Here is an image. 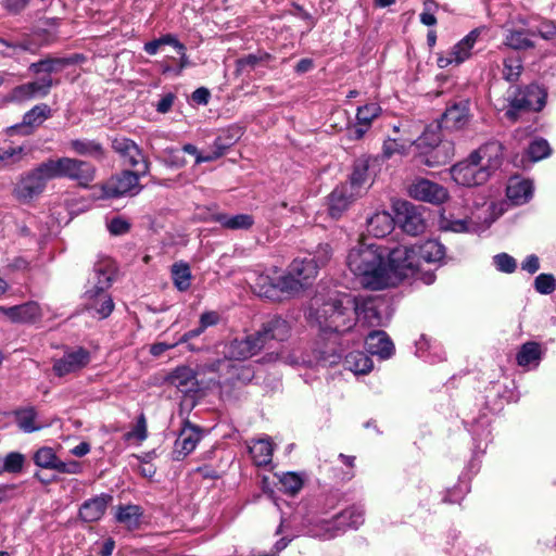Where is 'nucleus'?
<instances>
[{
    "mask_svg": "<svg viewBox=\"0 0 556 556\" xmlns=\"http://www.w3.org/2000/svg\"><path fill=\"white\" fill-rule=\"evenodd\" d=\"M417 157L420 163L437 167L448 163L454 156V146L450 141H441L439 131L426 129L416 139Z\"/></svg>",
    "mask_w": 556,
    "mask_h": 556,
    "instance_id": "nucleus-6",
    "label": "nucleus"
},
{
    "mask_svg": "<svg viewBox=\"0 0 556 556\" xmlns=\"http://www.w3.org/2000/svg\"><path fill=\"white\" fill-rule=\"evenodd\" d=\"M214 220L219 223L222 227L230 230H245L254 224V218L250 214H218L214 217Z\"/></svg>",
    "mask_w": 556,
    "mask_h": 556,
    "instance_id": "nucleus-38",
    "label": "nucleus"
},
{
    "mask_svg": "<svg viewBox=\"0 0 556 556\" xmlns=\"http://www.w3.org/2000/svg\"><path fill=\"white\" fill-rule=\"evenodd\" d=\"M0 313L10 321L18 324L35 323L42 317L41 307L33 301L10 307L0 305Z\"/></svg>",
    "mask_w": 556,
    "mask_h": 556,
    "instance_id": "nucleus-21",
    "label": "nucleus"
},
{
    "mask_svg": "<svg viewBox=\"0 0 556 556\" xmlns=\"http://www.w3.org/2000/svg\"><path fill=\"white\" fill-rule=\"evenodd\" d=\"M484 31L483 27L472 29L462 40H459L453 48L445 54L438 58L437 63L440 68H445L452 64L459 65L468 60L472 54V49Z\"/></svg>",
    "mask_w": 556,
    "mask_h": 556,
    "instance_id": "nucleus-13",
    "label": "nucleus"
},
{
    "mask_svg": "<svg viewBox=\"0 0 556 556\" xmlns=\"http://www.w3.org/2000/svg\"><path fill=\"white\" fill-rule=\"evenodd\" d=\"M34 462L37 466L48 469H54L59 462L54 451L51 447H41L34 455Z\"/></svg>",
    "mask_w": 556,
    "mask_h": 556,
    "instance_id": "nucleus-51",
    "label": "nucleus"
},
{
    "mask_svg": "<svg viewBox=\"0 0 556 556\" xmlns=\"http://www.w3.org/2000/svg\"><path fill=\"white\" fill-rule=\"evenodd\" d=\"M507 198L514 204H523L528 202L533 194V186L530 180L519 179L514 177L509 179L507 189H506Z\"/></svg>",
    "mask_w": 556,
    "mask_h": 556,
    "instance_id": "nucleus-33",
    "label": "nucleus"
},
{
    "mask_svg": "<svg viewBox=\"0 0 556 556\" xmlns=\"http://www.w3.org/2000/svg\"><path fill=\"white\" fill-rule=\"evenodd\" d=\"M290 332V326L287 320L281 317H274L263 325L262 330L257 331V337H261L263 346L269 339L282 341Z\"/></svg>",
    "mask_w": 556,
    "mask_h": 556,
    "instance_id": "nucleus-30",
    "label": "nucleus"
},
{
    "mask_svg": "<svg viewBox=\"0 0 556 556\" xmlns=\"http://www.w3.org/2000/svg\"><path fill=\"white\" fill-rule=\"evenodd\" d=\"M45 43L42 42H37L35 37H33L31 39H26V40H23L22 42H20L18 45L16 46H11L10 43H8L5 40L3 39H0V52L2 53H5V51L2 49L3 47L5 48H12L13 51H15L17 48L24 50V51H28V52H31V53H36L37 50L43 46Z\"/></svg>",
    "mask_w": 556,
    "mask_h": 556,
    "instance_id": "nucleus-55",
    "label": "nucleus"
},
{
    "mask_svg": "<svg viewBox=\"0 0 556 556\" xmlns=\"http://www.w3.org/2000/svg\"><path fill=\"white\" fill-rule=\"evenodd\" d=\"M308 319L324 333L346 332L356 320L368 327L383 325L379 302L341 292H332L327 298L316 296Z\"/></svg>",
    "mask_w": 556,
    "mask_h": 556,
    "instance_id": "nucleus-1",
    "label": "nucleus"
},
{
    "mask_svg": "<svg viewBox=\"0 0 556 556\" xmlns=\"http://www.w3.org/2000/svg\"><path fill=\"white\" fill-rule=\"evenodd\" d=\"M253 291L269 300H277L280 292H286L281 285V276L273 278L266 274L253 275L251 278Z\"/></svg>",
    "mask_w": 556,
    "mask_h": 556,
    "instance_id": "nucleus-26",
    "label": "nucleus"
},
{
    "mask_svg": "<svg viewBox=\"0 0 556 556\" xmlns=\"http://www.w3.org/2000/svg\"><path fill=\"white\" fill-rule=\"evenodd\" d=\"M200 440V429L187 422L180 430L179 435L175 441L173 458L175 460L184 459L187 455L194 451Z\"/></svg>",
    "mask_w": 556,
    "mask_h": 556,
    "instance_id": "nucleus-20",
    "label": "nucleus"
},
{
    "mask_svg": "<svg viewBox=\"0 0 556 556\" xmlns=\"http://www.w3.org/2000/svg\"><path fill=\"white\" fill-rule=\"evenodd\" d=\"M510 108L505 115L510 121L517 118L520 110L540 111L545 105L546 92L538 85H530L523 89L510 88L508 90Z\"/></svg>",
    "mask_w": 556,
    "mask_h": 556,
    "instance_id": "nucleus-8",
    "label": "nucleus"
},
{
    "mask_svg": "<svg viewBox=\"0 0 556 556\" xmlns=\"http://www.w3.org/2000/svg\"><path fill=\"white\" fill-rule=\"evenodd\" d=\"M114 274L115 266L110 258H104L94 265L97 281L85 294V307L96 318H106L114 308L113 300L106 292Z\"/></svg>",
    "mask_w": 556,
    "mask_h": 556,
    "instance_id": "nucleus-3",
    "label": "nucleus"
},
{
    "mask_svg": "<svg viewBox=\"0 0 556 556\" xmlns=\"http://www.w3.org/2000/svg\"><path fill=\"white\" fill-rule=\"evenodd\" d=\"M541 345L538 342L530 341L521 345L516 359L518 365L521 367L529 365H534L536 367L541 361Z\"/></svg>",
    "mask_w": 556,
    "mask_h": 556,
    "instance_id": "nucleus-40",
    "label": "nucleus"
},
{
    "mask_svg": "<svg viewBox=\"0 0 556 556\" xmlns=\"http://www.w3.org/2000/svg\"><path fill=\"white\" fill-rule=\"evenodd\" d=\"M18 427L25 432H33L42 428L36 424V412L34 408L20 410L16 415Z\"/></svg>",
    "mask_w": 556,
    "mask_h": 556,
    "instance_id": "nucleus-49",
    "label": "nucleus"
},
{
    "mask_svg": "<svg viewBox=\"0 0 556 556\" xmlns=\"http://www.w3.org/2000/svg\"><path fill=\"white\" fill-rule=\"evenodd\" d=\"M139 175L134 172L125 170L122 174L112 177L104 186L106 197H119L125 194L135 195L139 193Z\"/></svg>",
    "mask_w": 556,
    "mask_h": 556,
    "instance_id": "nucleus-19",
    "label": "nucleus"
},
{
    "mask_svg": "<svg viewBox=\"0 0 556 556\" xmlns=\"http://www.w3.org/2000/svg\"><path fill=\"white\" fill-rule=\"evenodd\" d=\"M263 348L261 337H257L256 333L241 339H235L227 344L225 351L226 357L224 359H230L231 362L243 361L252 357Z\"/></svg>",
    "mask_w": 556,
    "mask_h": 556,
    "instance_id": "nucleus-18",
    "label": "nucleus"
},
{
    "mask_svg": "<svg viewBox=\"0 0 556 556\" xmlns=\"http://www.w3.org/2000/svg\"><path fill=\"white\" fill-rule=\"evenodd\" d=\"M90 362V354L87 350L78 348L64 353L53 363V371L58 377L75 374L85 368Z\"/></svg>",
    "mask_w": 556,
    "mask_h": 556,
    "instance_id": "nucleus-17",
    "label": "nucleus"
},
{
    "mask_svg": "<svg viewBox=\"0 0 556 556\" xmlns=\"http://www.w3.org/2000/svg\"><path fill=\"white\" fill-rule=\"evenodd\" d=\"M453 180L465 187H473L485 182L489 178V172L481 167L476 160H471V155L451 168Z\"/></svg>",
    "mask_w": 556,
    "mask_h": 556,
    "instance_id": "nucleus-15",
    "label": "nucleus"
},
{
    "mask_svg": "<svg viewBox=\"0 0 556 556\" xmlns=\"http://www.w3.org/2000/svg\"><path fill=\"white\" fill-rule=\"evenodd\" d=\"M273 451L274 447L269 438L252 441V444L249 446V452L256 466H266L270 464Z\"/></svg>",
    "mask_w": 556,
    "mask_h": 556,
    "instance_id": "nucleus-37",
    "label": "nucleus"
},
{
    "mask_svg": "<svg viewBox=\"0 0 556 556\" xmlns=\"http://www.w3.org/2000/svg\"><path fill=\"white\" fill-rule=\"evenodd\" d=\"M318 273V264L315 258L305 256L295 258L287 275L281 276L282 288L288 293L298 292L309 280L314 279Z\"/></svg>",
    "mask_w": 556,
    "mask_h": 556,
    "instance_id": "nucleus-10",
    "label": "nucleus"
},
{
    "mask_svg": "<svg viewBox=\"0 0 556 556\" xmlns=\"http://www.w3.org/2000/svg\"><path fill=\"white\" fill-rule=\"evenodd\" d=\"M493 264L495 265L496 269L503 273L510 274L513 273L516 267L517 263L515 258L507 253H500L496 254L493 257Z\"/></svg>",
    "mask_w": 556,
    "mask_h": 556,
    "instance_id": "nucleus-54",
    "label": "nucleus"
},
{
    "mask_svg": "<svg viewBox=\"0 0 556 556\" xmlns=\"http://www.w3.org/2000/svg\"><path fill=\"white\" fill-rule=\"evenodd\" d=\"M49 162L48 168L54 178L65 177L76 180L80 186H88L94 179L96 168L88 162L72 157L49 160Z\"/></svg>",
    "mask_w": 556,
    "mask_h": 556,
    "instance_id": "nucleus-9",
    "label": "nucleus"
},
{
    "mask_svg": "<svg viewBox=\"0 0 556 556\" xmlns=\"http://www.w3.org/2000/svg\"><path fill=\"white\" fill-rule=\"evenodd\" d=\"M381 113V108L377 103H368L358 108L356 113L357 124L369 128L372 121Z\"/></svg>",
    "mask_w": 556,
    "mask_h": 556,
    "instance_id": "nucleus-46",
    "label": "nucleus"
},
{
    "mask_svg": "<svg viewBox=\"0 0 556 556\" xmlns=\"http://www.w3.org/2000/svg\"><path fill=\"white\" fill-rule=\"evenodd\" d=\"M125 159L127 160L128 164L130 166L137 167L140 166V168L137 169L135 174H138L139 176L146 175L149 170V163L144 160L141 150L137 146V153H128Z\"/></svg>",
    "mask_w": 556,
    "mask_h": 556,
    "instance_id": "nucleus-57",
    "label": "nucleus"
},
{
    "mask_svg": "<svg viewBox=\"0 0 556 556\" xmlns=\"http://www.w3.org/2000/svg\"><path fill=\"white\" fill-rule=\"evenodd\" d=\"M367 351L380 358H389L394 351V345L383 331H372L366 339Z\"/></svg>",
    "mask_w": 556,
    "mask_h": 556,
    "instance_id": "nucleus-31",
    "label": "nucleus"
},
{
    "mask_svg": "<svg viewBox=\"0 0 556 556\" xmlns=\"http://www.w3.org/2000/svg\"><path fill=\"white\" fill-rule=\"evenodd\" d=\"M502 213V206L493 202L477 206L470 217L459 218L451 212L443 211L439 217V227L452 232L476 231L489 227Z\"/></svg>",
    "mask_w": 556,
    "mask_h": 556,
    "instance_id": "nucleus-4",
    "label": "nucleus"
},
{
    "mask_svg": "<svg viewBox=\"0 0 556 556\" xmlns=\"http://www.w3.org/2000/svg\"><path fill=\"white\" fill-rule=\"evenodd\" d=\"M25 463V456L18 452L9 453L3 459L0 458L1 470L3 472H21Z\"/></svg>",
    "mask_w": 556,
    "mask_h": 556,
    "instance_id": "nucleus-47",
    "label": "nucleus"
},
{
    "mask_svg": "<svg viewBox=\"0 0 556 556\" xmlns=\"http://www.w3.org/2000/svg\"><path fill=\"white\" fill-rule=\"evenodd\" d=\"M365 521V511L362 506L353 505L337 514L331 519L318 521L314 528V535L323 540H331L343 533L348 528L357 529Z\"/></svg>",
    "mask_w": 556,
    "mask_h": 556,
    "instance_id": "nucleus-7",
    "label": "nucleus"
},
{
    "mask_svg": "<svg viewBox=\"0 0 556 556\" xmlns=\"http://www.w3.org/2000/svg\"><path fill=\"white\" fill-rule=\"evenodd\" d=\"M52 86V79L49 76L40 78L38 81H33L15 87L9 100L13 102H24L37 96H46Z\"/></svg>",
    "mask_w": 556,
    "mask_h": 556,
    "instance_id": "nucleus-23",
    "label": "nucleus"
},
{
    "mask_svg": "<svg viewBox=\"0 0 556 556\" xmlns=\"http://www.w3.org/2000/svg\"><path fill=\"white\" fill-rule=\"evenodd\" d=\"M49 160L23 176L17 182L14 193L21 200H30L39 195L49 180L54 179L49 172Z\"/></svg>",
    "mask_w": 556,
    "mask_h": 556,
    "instance_id": "nucleus-11",
    "label": "nucleus"
},
{
    "mask_svg": "<svg viewBox=\"0 0 556 556\" xmlns=\"http://www.w3.org/2000/svg\"><path fill=\"white\" fill-rule=\"evenodd\" d=\"M112 148L115 152L125 157L128 153H137V144L127 138L118 137L112 141Z\"/></svg>",
    "mask_w": 556,
    "mask_h": 556,
    "instance_id": "nucleus-56",
    "label": "nucleus"
},
{
    "mask_svg": "<svg viewBox=\"0 0 556 556\" xmlns=\"http://www.w3.org/2000/svg\"><path fill=\"white\" fill-rule=\"evenodd\" d=\"M71 149L80 155H89V156H101L102 155V147L92 140L87 139H75L70 142Z\"/></svg>",
    "mask_w": 556,
    "mask_h": 556,
    "instance_id": "nucleus-45",
    "label": "nucleus"
},
{
    "mask_svg": "<svg viewBox=\"0 0 556 556\" xmlns=\"http://www.w3.org/2000/svg\"><path fill=\"white\" fill-rule=\"evenodd\" d=\"M199 372H218L219 378L225 383H233L236 381L247 382L253 378V370L250 366L231 362L230 359H217L215 362L201 365Z\"/></svg>",
    "mask_w": 556,
    "mask_h": 556,
    "instance_id": "nucleus-12",
    "label": "nucleus"
},
{
    "mask_svg": "<svg viewBox=\"0 0 556 556\" xmlns=\"http://www.w3.org/2000/svg\"><path fill=\"white\" fill-rule=\"evenodd\" d=\"M395 132H403L399 137L391 138L383 143V154L391 157L394 154H407L412 146L416 147V139L413 136H406V125L394 126Z\"/></svg>",
    "mask_w": 556,
    "mask_h": 556,
    "instance_id": "nucleus-28",
    "label": "nucleus"
},
{
    "mask_svg": "<svg viewBox=\"0 0 556 556\" xmlns=\"http://www.w3.org/2000/svg\"><path fill=\"white\" fill-rule=\"evenodd\" d=\"M24 154H26V152L23 147H9L5 149H0V161L7 163H15L20 161Z\"/></svg>",
    "mask_w": 556,
    "mask_h": 556,
    "instance_id": "nucleus-59",
    "label": "nucleus"
},
{
    "mask_svg": "<svg viewBox=\"0 0 556 556\" xmlns=\"http://www.w3.org/2000/svg\"><path fill=\"white\" fill-rule=\"evenodd\" d=\"M344 366L356 375H364L372 369L371 359L363 352H351L345 356Z\"/></svg>",
    "mask_w": 556,
    "mask_h": 556,
    "instance_id": "nucleus-41",
    "label": "nucleus"
},
{
    "mask_svg": "<svg viewBox=\"0 0 556 556\" xmlns=\"http://www.w3.org/2000/svg\"><path fill=\"white\" fill-rule=\"evenodd\" d=\"M394 218L387 211H378L367 218V231L376 238H383L394 228Z\"/></svg>",
    "mask_w": 556,
    "mask_h": 556,
    "instance_id": "nucleus-29",
    "label": "nucleus"
},
{
    "mask_svg": "<svg viewBox=\"0 0 556 556\" xmlns=\"http://www.w3.org/2000/svg\"><path fill=\"white\" fill-rule=\"evenodd\" d=\"M166 153L167 156L165 162L168 166L174 168H180L186 165V160L179 151L170 149L167 150Z\"/></svg>",
    "mask_w": 556,
    "mask_h": 556,
    "instance_id": "nucleus-64",
    "label": "nucleus"
},
{
    "mask_svg": "<svg viewBox=\"0 0 556 556\" xmlns=\"http://www.w3.org/2000/svg\"><path fill=\"white\" fill-rule=\"evenodd\" d=\"M551 153L549 144L545 139H535L533 140L527 150V155L529 162H538Z\"/></svg>",
    "mask_w": 556,
    "mask_h": 556,
    "instance_id": "nucleus-48",
    "label": "nucleus"
},
{
    "mask_svg": "<svg viewBox=\"0 0 556 556\" xmlns=\"http://www.w3.org/2000/svg\"><path fill=\"white\" fill-rule=\"evenodd\" d=\"M70 64L67 59L62 58H48L29 65V71L34 74L43 73H58L61 72L65 66Z\"/></svg>",
    "mask_w": 556,
    "mask_h": 556,
    "instance_id": "nucleus-42",
    "label": "nucleus"
},
{
    "mask_svg": "<svg viewBox=\"0 0 556 556\" xmlns=\"http://www.w3.org/2000/svg\"><path fill=\"white\" fill-rule=\"evenodd\" d=\"M351 192L344 186L336 188L329 195V213L338 218L357 199L350 197Z\"/></svg>",
    "mask_w": 556,
    "mask_h": 556,
    "instance_id": "nucleus-35",
    "label": "nucleus"
},
{
    "mask_svg": "<svg viewBox=\"0 0 556 556\" xmlns=\"http://www.w3.org/2000/svg\"><path fill=\"white\" fill-rule=\"evenodd\" d=\"M182 151L195 157V163L200 164L203 162H211L218 159L222 155V152H215L213 154L203 155L199 152L198 148L193 144L187 143L182 147Z\"/></svg>",
    "mask_w": 556,
    "mask_h": 556,
    "instance_id": "nucleus-60",
    "label": "nucleus"
},
{
    "mask_svg": "<svg viewBox=\"0 0 556 556\" xmlns=\"http://www.w3.org/2000/svg\"><path fill=\"white\" fill-rule=\"evenodd\" d=\"M438 4L434 0H425L424 1V11L420 14V22L426 26H433L437 24V18L434 16V11Z\"/></svg>",
    "mask_w": 556,
    "mask_h": 556,
    "instance_id": "nucleus-58",
    "label": "nucleus"
},
{
    "mask_svg": "<svg viewBox=\"0 0 556 556\" xmlns=\"http://www.w3.org/2000/svg\"><path fill=\"white\" fill-rule=\"evenodd\" d=\"M113 497L109 494H100L84 502L79 508V517L85 522L100 520Z\"/></svg>",
    "mask_w": 556,
    "mask_h": 556,
    "instance_id": "nucleus-25",
    "label": "nucleus"
},
{
    "mask_svg": "<svg viewBox=\"0 0 556 556\" xmlns=\"http://www.w3.org/2000/svg\"><path fill=\"white\" fill-rule=\"evenodd\" d=\"M331 256V250L328 244L320 245L314 255H308V257L315 258V263L318 264V268L325 266Z\"/></svg>",
    "mask_w": 556,
    "mask_h": 556,
    "instance_id": "nucleus-63",
    "label": "nucleus"
},
{
    "mask_svg": "<svg viewBox=\"0 0 556 556\" xmlns=\"http://www.w3.org/2000/svg\"><path fill=\"white\" fill-rule=\"evenodd\" d=\"M142 510L138 505L118 506L115 513V520L127 530L139 528Z\"/></svg>",
    "mask_w": 556,
    "mask_h": 556,
    "instance_id": "nucleus-36",
    "label": "nucleus"
},
{
    "mask_svg": "<svg viewBox=\"0 0 556 556\" xmlns=\"http://www.w3.org/2000/svg\"><path fill=\"white\" fill-rule=\"evenodd\" d=\"M408 194L415 200L441 204L448 198L447 189L427 178H416L408 187Z\"/></svg>",
    "mask_w": 556,
    "mask_h": 556,
    "instance_id": "nucleus-16",
    "label": "nucleus"
},
{
    "mask_svg": "<svg viewBox=\"0 0 556 556\" xmlns=\"http://www.w3.org/2000/svg\"><path fill=\"white\" fill-rule=\"evenodd\" d=\"M50 115V108L47 104L35 105L30 111L25 113L23 123L20 128L37 127L41 125Z\"/></svg>",
    "mask_w": 556,
    "mask_h": 556,
    "instance_id": "nucleus-43",
    "label": "nucleus"
},
{
    "mask_svg": "<svg viewBox=\"0 0 556 556\" xmlns=\"http://www.w3.org/2000/svg\"><path fill=\"white\" fill-rule=\"evenodd\" d=\"M148 437L147 420L143 414L138 417L135 428L127 433V439H136L141 442Z\"/></svg>",
    "mask_w": 556,
    "mask_h": 556,
    "instance_id": "nucleus-61",
    "label": "nucleus"
},
{
    "mask_svg": "<svg viewBox=\"0 0 556 556\" xmlns=\"http://www.w3.org/2000/svg\"><path fill=\"white\" fill-rule=\"evenodd\" d=\"M172 278L175 287L179 291L188 290L191 282V271L189 265L182 262L173 264Z\"/></svg>",
    "mask_w": 556,
    "mask_h": 556,
    "instance_id": "nucleus-44",
    "label": "nucleus"
},
{
    "mask_svg": "<svg viewBox=\"0 0 556 556\" xmlns=\"http://www.w3.org/2000/svg\"><path fill=\"white\" fill-rule=\"evenodd\" d=\"M471 160H476L489 174L501 165L503 155L502 144L497 141L489 142L472 152Z\"/></svg>",
    "mask_w": 556,
    "mask_h": 556,
    "instance_id": "nucleus-24",
    "label": "nucleus"
},
{
    "mask_svg": "<svg viewBox=\"0 0 556 556\" xmlns=\"http://www.w3.org/2000/svg\"><path fill=\"white\" fill-rule=\"evenodd\" d=\"M419 256V266L421 261L429 264H440L445 256V248L437 240H427L420 245H414Z\"/></svg>",
    "mask_w": 556,
    "mask_h": 556,
    "instance_id": "nucleus-34",
    "label": "nucleus"
},
{
    "mask_svg": "<svg viewBox=\"0 0 556 556\" xmlns=\"http://www.w3.org/2000/svg\"><path fill=\"white\" fill-rule=\"evenodd\" d=\"M394 211L396 222L406 233L417 236L425 231L426 223L420 207L407 201H397L394 203Z\"/></svg>",
    "mask_w": 556,
    "mask_h": 556,
    "instance_id": "nucleus-14",
    "label": "nucleus"
},
{
    "mask_svg": "<svg viewBox=\"0 0 556 556\" xmlns=\"http://www.w3.org/2000/svg\"><path fill=\"white\" fill-rule=\"evenodd\" d=\"M419 271V256L415 247L402 244L388 253L384 275L387 287L396 286L404 279L414 278Z\"/></svg>",
    "mask_w": 556,
    "mask_h": 556,
    "instance_id": "nucleus-5",
    "label": "nucleus"
},
{
    "mask_svg": "<svg viewBox=\"0 0 556 556\" xmlns=\"http://www.w3.org/2000/svg\"><path fill=\"white\" fill-rule=\"evenodd\" d=\"M470 121L468 101H460L448 106L442 116V127L447 129H462Z\"/></svg>",
    "mask_w": 556,
    "mask_h": 556,
    "instance_id": "nucleus-27",
    "label": "nucleus"
},
{
    "mask_svg": "<svg viewBox=\"0 0 556 556\" xmlns=\"http://www.w3.org/2000/svg\"><path fill=\"white\" fill-rule=\"evenodd\" d=\"M533 34L525 29L508 30L504 38V46L514 50H527L534 47Z\"/></svg>",
    "mask_w": 556,
    "mask_h": 556,
    "instance_id": "nucleus-39",
    "label": "nucleus"
},
{
    "mask_svg": "<svg viewBox=\"0 0 556 556\" xmlns=\"http://www.w3.org/2000/svg\"><path fill=\"white\" fill-rule=\"evenodd\" d=\"M386 250L368 240H361L348 255L350 270L359 278V282L369 289L387 288Z\"/></svg>",
    "mask_w": 556,
    "mask_h": 556,
    "instance_id": "nucleus-2",
    "label": "nucleus"
},
{
    "mask_svg": "<svg viewBox=\"0 0 556 556\" xmlns=\"http://www.w3.org/2000/svg\"><path fill=\"white\" fill-rule=\"evenodd\" d=\"M169 382L181 393L188 394L198 390L195 372L187 366L175 369L169 376Z\"/></svg>",
    "mask_w": 556,
    "mask_h": 556,
    "instance_id": "nucleus-32",
    "label": "nucleus"
},
{
    "mask_svg": "<svg viewBox=\"0 0 556 556\" xmlns=\"http://www.w3.org/2000/svg\"><path fill=\"white\" fill-rule=\"evenodd\" d=\"M371 185L372 178L368 172L367 162L358 161L354 164L350 180L343 186L351 192L350 197L358 199L366 194Z\"/></svg>",
    "mask_w": 556,
    "mask_h": 556,
    "instance_id": "nucleus-22",
    "label": "nucleus"
},
{
    "mask_svg": "<svg viewBox=\"0 0 556 556\" xmlns=\"http://www.w3.org/2000/svg\"><path fill=\"white\" fill-rule=\"evenodd\" d=\"M129 223L122 217H115L108 224L109 231L114 236L126 233L129 230Z\"/></svg>",
    "mask_w": 556,
    "mask_h": 556,
    "instance_id": "nucleus-62",
    "label": "nucleus"
},
{
    "mask_svg": "<svg viewBox=\"0 0 556 556\" xmlns=\"http://www.w3.org/2000/svg\"><path fill=\"white\" fill-rule=\"evenodd\" d=\"M534 287L541 294H551L556 289L555 278L549 274H540L534 280Z\"/></svg>",
    "mask_w": 556,
    "mask_h": 556,
    "instance_id": "nucleus-53",
    "label": "nucleus"
},
{
    "mask_svg": "<svg viewBox=\"0 0 556 556\" xmlns=\"http://www.w3.org/2000/svg\"><path fill=\"white\" fill-rule=\"evenodd\" d=\"M280 484L286 493L293 495L302 489L303 480L294 472H287L281 476Z\"/></svg>",
    "mask_w": 556,
    "mask_h": 556,
    "instance_id": "nucleus-52",
    "label": "nucleus"
},
{
    "mask_svg": "<svg viewBox=\"0 0 556 556\" xmlns=\"http://www.w3.org/2000/svg\"><path fill=\"white\" fill-rule=\"evenodd\" d=\"M503 77L507 81H516L522 72V62L517 56L506 58L504 60Z\"/></svg>",
    "mask_w": 556,
    "mask_h": 556,
    "instance_id": "nucleus-50",
    "label": "nucleus"
}]
</instances>
